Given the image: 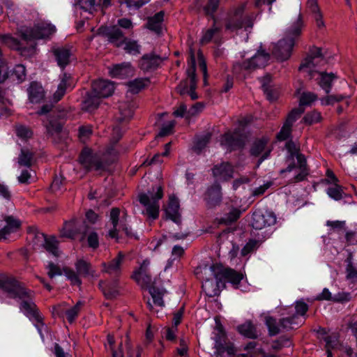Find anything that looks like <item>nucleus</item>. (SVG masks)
Wrapping results in <instances>:
<instances>
[{
    "instance_id": "1",
    "label": "nucleus",
    "mask_w": 357,
    "mask_h": 357,
    "mask_svg": "<svg viewBox=\"0 0 357 357\" xmlns=\"http://www.w3.org/2000/svg\"><path fill=\"white\" fill-rule=\"evenodd\" d=\"M5 288L8 297L19 298L22 301L20 307L21 311L31 320L36 322V326L41 334V328L44 326L43 317L38 312L36 305L33 301V292L20 286L17 282L15 284H7Z\"/></svg>"
},
{
    "instance_id": "2",
    "label": "nucleus",
    "mask_w": 357,
    "mask_h": 357,
    "mask_svg": "<svg viewBox=\"0 0 357 357\" xmlns=\"http://www.w3.org/2000/svg\"><path fill=\"white\" fill-rule=\"evenodd\" d=\"M302 27V17L299 13L296 21L287 31L286 37L274 45L272 53L278 60L285 61L291 56L295 44V39L301 34Z\"/></svg>"
},
{
    "instance_id": "3",
    "label": "nucleus",
    "mask_w": 357,
    "mask_h": 357,
    "mask_svg": "<svg viewBox=\"0 0 357 357\" xmlns=\"http://www.w3.org/2000/svg\"><path fill=\"white\" fill-rule=\"evenodd\" d=\"M286 148L290 153L289 157L293 162L289 164L286 169L280 170V174L295 171V176L291 179V182L298 183L304 181L309 174L305 157L299 153L298 147L292 141L287 142Z\"/></svg>"
},
{
    "instance_id": "4",
    "label": "nucleus",
    "mask_w": 357,
    "mask_h": 357,
    "mask_svg": "<svg viewBox=\"0 0 357 357\" xmlns=\"http://www.w3.org/2000/svg\"><path fill=\"white\" fill-rule=\"evenodd\" d=\"M115 155L116 151L112 148L108 149L104 154L93 153L90 149L84 148L79 155V162L88 171L102 170L109 162L106 160L107 155Z\"/></svg>"
},
{
    "instance_id": "5",
    "label": "nucleus",
    "mask_w": 357,
    "mask_h": 357,
    "mask_svg": "<svg viewBox=\"0 0 357 357\" xmlns=\"http://www.w3.org/2000/svg\"><path fill=\"white\" fill-rule=\"evenodd\" d=\"M216 267L217 264H213L210 266H205L202 269V273L204 275L202 289L208 297L218 296L220 289L225 288L224 281L214 271Z\"/></svg>"
},
{
    "instance_id": "6",
    "label": "nucleus",
    "mask_w": 357,
    "mask_h": 357,
    "mask_svg": "<svg viewBox=\"0 0 357 357\" xmlns=\"http://www.w3.org/2000/svg\"><path fill=\"white\" fill-rule=\"evenodd\" d=\"M75 267L77 272L69 267L63 268L65 276L72 285L81 286L82 280L79 276L84 278L96 277V271L93 268L91 264L86 260L82 259L77 260L75 263Z\"/></svg>"
},
{
    "instance_id": "7",
    "label": "nucleus",
    "mask_w": 357,
    "mask_h": 357,
    "mask_svg": "<svg viewBox=\"0 0 357 357\" xmlns=\"http://www.w3.org/2000/svg\"><path fill=\"white\" fill-rule=\"evenodd\" d=\"M276 223V216L274 213L268 211L264 212L255 211L252 214V226L255 230H264L261 234L257 233L255 234L260 238L261 241L271 236L268 227L273 226Z\"/></svg>"
},
{
    "instance_id": "8",
    "label": "nucleus",
    "mask_w": 357,
    "mask_h": 357,
    "mask_svg": "<svg viewBox=\"0 0 357 357\" xmlns=\"http://www.w3.org/2000/svg\"><path fill=\"white\" fill-rule=\"evenodd\" d=\"M163 196L162 188L161 186L153 188V192H149L148 194L142 193L139 195V202L146 208L145 214L148 218L155 220L159 215V203L158 201Z\"/></svg>"
},
{
    "instance_id": "9",
    "label": "nucleus",
    "mask_w": 357,
    "mask_h": 357,
    "mask_svg": "<svg viewBox=\"0 0 357 357\" xmlns=\"http://www.w3.org/2000/svg\"><path fill=\"white\" fill-rule=\"evenodd\" d=\"M189 68L187 69L186 73L189 78V89L188 80L182 81L177 86V91L181 95L188 93L192 100H196L198 96L195 93L197 86V79L195 75V57L194 52L190 50V59L188 61Z\"/></svg>"
},
{
    "instance_id": "10",
    "label": "nucleus",
    "mask_w": 357,
    "mask_h": 357,
    "mask_svg": "<svg viewBox=\"0 0 357 357\" xmlns=\"http://www.w3.org/2000/svg\"><path fill=\"white\" fill-rule=\"evenodd\" d=\"M326 63L322 50L319 47H313L310 49L309 54L301 62L299 66V70L305 72L312 77L314 73L317 70L314 69L318 66H323Z\"/></svg>"
},
{
    "instance_id": "11",
    "label": "nucleus",
    "mask_w": 357,
    "mask_h": 357,
    "mask_svg": "<svg viewBox=\"0 0 357 357\" xmlns=\"http://www.w3.org/2000/svg\"><path fill=\"white\" fill-rule=\"evenodd\" d=\"M56 31L54 26L40 22L34 26L26 28L22 31V37L25 40H32L49 38Z\"/></svg>"
},
{
    "instance_id": "12",
    "label": "nucleus",
    "mask_w": 357,
    "mask_h": 357,
    "mask_svg": "<svg viewBox=\"0 0 357 357\" xmlns=\"http://www.w3.org/2000/svg\"><path fill=\"white\" fill-rule=\"evenodd\" d=\"M252 26V17L244 13V7L238 8L231 15L225 25L227 30L234 31L241 28H251Z\"/></svg>"
},
{
    "instance_id": "13",
    "label": "nucleus",
    "mask_w": 357,
    "mask_h": 357,
    "mask_svg": "<svg viewBox=\"0 0 357 357\" xmlns=\"http://www.w3.org/2000/svg\"><path fill=\"white\" fill-rule=\"evenodd\" d=\"M120 216V210L118 208H113L110 211L109 219L113 226L112 229L109 230L108 235L112 238H116L118 240L119 232L122 229L127 236H132V232L131 228L128 227L123 220L119 222Z\"/></svg>"
},
{
    "instance_id": "14",
    "label": "nucleus",
    "mask_w": 357,
    "mask_h": 357,
    "mask_svg": "<svg viewBox=\"0 0 357 357\" xmlns=\"http://www.w3.org/2000/svg\"><path fill=\"white\" fill-rule=\"evenodd\" d=\"M98 33L105 37L109 43L117 47H121L126 38L123 31L116 25L101 26L98 29Z\"/></svg>"
},
{
    "instance_id": "15",
    "label": "nucleus",
    "mask_w": 357,
    "mask_h": 357,
    "mask_svg": "<svg viewBox=\"0 0 357 357\" xmlns=\"http://www.w3.org/2000/svg\"><path fill=\"white\" fill-rule=\"evenodd\" d=\"M270 55L264 51L257 52L250 59L245 61L241 65H236L234 69L238 67L246 70H254L257 68H264L269 61Z\"/></svg>"
},
{
    "instance_id": "16",
    "label": "nucleus",
    "mask_w": 357,
    "mask_h": 357,
    "mask_svg": "<svg viewBox=\"0 0 357 357\" xmlns=\"http://www.w3.org/2000/svg\"><path fill=\"white\" fill-rule=\"evenodd\" d=\"M303 112L304 109L301 107H298L293 109L289 113L283 126L277 135V138L279 140L283 141L289 137L293 123L301 116Z\"/></svg>"
},
{
    "instance_id": "17",
    "label": "nucleus",
    "mask_w": 357,
    "mask_h": 357,
    "mask_svg": "<svg viewBox=\"0 0 357 357\" xmlns=\"http://www.w3.org/2000/svg\"><path fill=\"white\" fill-rule=\"evenodd\" d=\"M268 138L263 137L255 141L251 147V155L256 157L261 155L259 160V165L268 157L271 151V148L268 145Z\"/></svg>"
},
{
    "instance_id": "18",
    "label": "nucleus",
    "mask_w": 357,
    "mask_h": 357,
    "mask_svg": "<svg viewBox=\"0 0 357 357\" xmlns=\"http://www.w3.org/2000/svg\"><path fill=\"white\" fill-rule=\"evenodd\" d=\"M114 91V83L110 81L99 79L92 83V93L98 96L100 98L110 96Z\"/></svg>"
},
{
    "instance_id": "19",
    "label": "nucleus",
    "mask_w": 357,
    "mask_h": 357,
    "mask_svg": "<svg viewBox=\"0 0 357 357\" xmlns=\"http://www.w3.org/2000/svg\"><path fill=\"white\" fill-rule=\"evenodd\" d=\"M218 276L221 278V280L225 282H228L231 283L233 285H238L241 280L243 279L242 274L235 271L234 270L229 268H224L222 266L217 264V267L214 271Z\"/></svg>"
},
{
    "instance_id": "20",
    "label": "nucleus",
    "mask_w": 357,
    "mask_h": 357,
    "mask_svg": "<svg viewBox=\"0 0 357 357\" xmlns=\"http://www.w3.org/2000/svg\"><path fill=\"white\" fill-rule=\"evenodd\" d=\"M73 88V84L71 75L66 73H63L60 75V82L57 86V89L53 94V101L57 102L61 100L66 94L67 90Z\"/></svg>"
},
{
    "instance_id": "21",
    "label": "nucleus",
    "mask_w": 357,
    "mask_h": 357,
    "mask_svg": "<svg viewBox=\"0 0 357 357\" xmlns=\"http://www.w3.org/2000/svg\"><path fill=\"white\" fill-rule=\"evenodd\" d=\"M221 186L219 183H214L209 187L205 195L204 200L208 208H213L219 205L222 201Z\"/></svg>"
},
{
    "instance_id": "22",
    "label": "nucleus",
    "mask_w": 357,
    "mask_h": 357,
    "mask_svg": "<svg viewBox=\"0 0 357 357\" xmlns=\"http://www.w3.org/2000/svg\"><path fill=\"white\" fill-rule=\"evenodd\" d=\"M52 52L58 66L62 69L70 63L73 56L71 48L66 46L54 47Z\"/></svg>"
},
{
    "instance_id": "23",
    "label": "nucleus",
    "mask_w": 357,
    "mask_h": 357,
    "mask_svg": "<svg viewBox=\"0 0 357 357\" xmlns=\"http://www.w3.org/2000/svg\"><path fill=\"white\" fill-rule=\"evenodd\" d=\"M164 59L153 53L146 54L139 60V68L144 71L153 70L158 68Z\"/></svg>"
},
{
    "instance_id": "24",
    "label": "nucleus",
    "mask_w": 357,
    "mask_h": 357,
    "mask_svg": "<svg viewBox=\"0 0 357 357\" xmlns=\"http://www.w3.org/2000/svg\"><path fill=\"white\" fill-rule=\"evenodd\" d=\"M221 144L230 151L242 147L244 144V136L238 131L226 133L222 138Z\"/></svg>"
},
{
    "instance_id": "25",
    "label": "nucleus",
    "mask_w": 357,
    "mask_h": 357,
    "mask_svg": "<svg viewBox=\"0 0 357 357\" xmlns=\"http://www.w3.org/2000/svg\"><path fill=\"white\" fill-rule=\"evenodd\" d=\"M212 173L217 179L227 181L233 177L234 168L229 162H222L213 167Z\"/></svg>"
},
{
    "instance_id": "26",
    "label": "nucleus",
    "mask_w": 357,
    "mask_h": 357,
    "mask_svg": "<svg viewBox=\"0 0 357 357\" xmlns=\"http://www.w3.org/2000/svg\"><path fill=\"white\" fill-rule=\"evenodd\" d=\"M125 258L122 252H119L117 256L108 263H103V271L109 274L117 275L121 272V264Z\"/></svg>"
},
{
    "instance_id": "27",
    "label": "nucleus",
    "mask_w": 357,
    "mask_h": 357,
    "mask_svg": "<svg viewBox=\"0 0 357 357\" xmlns=\"http://www.w3.org/2000/svg\"><path fill=\"white\" fill-rule=\"evenodd\" d=\"M134 68L130 62L114 65L109 68V74L113 77L123 78L132 75Z\"/></svg>"
},
{
    "instance_id": "28",
    "label": "nucleus",
    "mask_w": 357,
    "mask_h": 357,
    "mask_svg": "<svg viewBox=\"0 0 357 357\" xmlns=\"http://www.w3.org/2000/svg\"><path fill=\"white\" fill-rule=\"evenodd\" d=\"M167 216L173 222L178 224L181 222L179 213V202L174 196H170L168 206L165 210Z\"/></svg>"
},
{
    "instance_id": "29",
    "label": "nucleus",
    "mask_w": 357,
    "mask_h": 357,
    "mask_svg": "<svg viewBox=\"0 0 357 357\" xmlns=\"http://www.w3.org/2000/svg\"><path fill=\"white\" fill-rule=\"evenodd\" d=\"M5 221L6 225L0 229V240L3 241L6 240L11 233L17 231L21 225L20 222L12 216L6 217Z\"/></svg>"
},
{
    "instance_id": "30",
    "label": "nucleus",
    "mask_w": 357,
    "mask_h": 357,
    "mask_svg": "<svg viewBox=\"0 0 357 357\" xmlns=\"http://www.w3.org/2000/svg\"><path fill=\"white\" fill-rule=\"evenodd\" d=\"M29 98L32 103L40 102L45 96L44 90L40 84L32 82L28 89Z\"/></svg>"
},
{
    "instance_id": "31",
    "label": "nucleus",
    "mask_w": 357,
    "mask_h": 357,
    "mask_svg": "<svg viewBox=\"0 0 357 357\" xmlns=\"http://www.w3.org/2000/svg\"><path fill=\"white\" fill-rule=\"evenodd\" d=\"M100 103V98L92 93V91L87 95L82 104V109L88 112L95 111Z\"/></svg>"
},
{
    "instance_id": "32",
    "label": "nucleus",
    "mask_w": 357,
    "mask_h": 357,
    "mask_svg": "<svg viewBox=\"0 0 357 357\" xmlns=\"http://www.w3.org/2000/svg\"><path fill=\"white\" fill-rule=\"evenodd\" d=\"M164 12L160 11L153 17H149L146 27L149 29L159 33L161 31L162 23L164 20Z\"/></svg>"
},
{
    "instance_id": "33",
    "label": "nucleus",
    "mask_w": 357,
    "mask_h": 357,
    "mask_svg": "<svg viewBox=\"0 0 357 357\" xmlns=\"http://www.w3.org/2000/svg\"><path fill=\"white\" fill-rule=\"evenodd\" d=\"M150 81L148 78H137L127 84L128 92L136 94L148 86Z\"/></svg>"
},
{
    "instance_id": "34",
    "label": "nucleus",
    "mask_w": 357,
    "mask_h": 357,
    "mask_svg": "<svg viewBox=\"0 0 357 357\" xmlns=\"http://www.w3.org/2000/svg\"><path fill=\"white\" fill-rule=\"evenodd\" d=\"M282 330L289 331L298 328L301 324V320L297 314L282 318L280 320Z\"/></svg>"
},
{
    "instance_id": "35",
    "label": "nucleus",
    "mask_w": 357,
    "mask_h": 357,
    "mask_svg": "<svg viewBox=\"0 0 357 357\" xmlns=\"http://www.w3.org/2000/svg\"><path fill=\"white\" fill-rule=\"evenodd\" d=\"M214 336L213 337L215 341V349H222V344L225 343L226 333L223 329V326L220 323H216L215 331L213 332Z\"/></svg>"
},
{
    "instance_id": "36",
    "label": "nucleus",
    "mask_w": 357,
    "mask_h": 357,
    "mask_svg": "<svg viewBox=\"0 0 357 357\" xmlns=\"http://www.w3.org/2000/svg\"><path fill=\"white\" fill-rule=\"evenodd\" d=\"M238 331L242 335L250 339H256L258 337L257 329L251 321H246L238 326Z\"/></svg>"
},
{
    "instance_id": "37",
    "label": "nucleus",
    "mask_w": 357,
    "mask_h": 357,
    "mask_svg": "<svg viewBox=\"0 0 357 357\" xmlns=\"http://www.w3.org/2000/svg\"><path fill=\"white\" fill-rule=\"evenodd\" d=\"M149 291L152 297L154 305L160 307H164L165 303L162 298L164 295L167 294V291L164 288H158L156 287H150Z\"/></svg>"
},
{
    "instance_id": "38",
    "label": "nucleus",
    "mask_w": 357,
    "mask_h": 357,
    "mask_svg": "<svg viewBox=\"0 0 357 357\" xmlns=\"http://www.w3.org/2000/svg\"><path fill=\"white\" fill-rule=\"evenodd\" d=\"M132 278L142 288H148L149 290L150 287H155L149 273H134Z\"/></svg>"
},
{
    "instance_id": "39",
    "label": "nucleus",
    "mask_w": 357,
    "mask_h": 357,
    "mask_svg": "<svg viewBox=\"0 0 357 357\" xmlns=\"http://www.w3.org/2000/svg\"><path fill=\"white\" fill-rule=\"evenodd\" d=\"M320 75V86L325 91L326 93H328L331 91L332 82L337 78L334 73H326L324 72L319 73Z\"/></svg>"
},
{
    "instance_id": "40",
    "label": "nucleus",
    "mask_w": 357,
    "mask_h": 357,
    "mask_svg": "<svg viewBox=\"0 0 357 357\" xmlns=\"http://www.w3.org/2000/svg\"><path fill=\"white\" fill-rule=\"evenodd\" d=\"M99 287L105 296L108 299H112L119 294V290L116 282L112 286L105 282L100 281L99 282Z\"/></svg>"
},
{
    "instance_id": "41",
    "label": "nucleus",
    "mask_w": 357,
    "mask_h": 357,
    "mask_svg": "<svg viewBox=\"0 0 357 357\" xmlns=\"http://www.w3.org/2000/svg\"><path fill=\"white\" fill-rule=\"evenodd\" d=\"M124 50L132 55H138L141 53V45L137 40L126 38L123 42Z\"/></svg>"
},
{
    "instance_id": "42",
    "label": "nucleus",
    "mask_w": 357,
    "mask_h": 357,
    "mask_svg": "<svg viewBox=\"0 0 357 357\" xmlns=\"http://www.w3.org/2000/svg\"><path fill=\"white\" fill-rule=\"evenodd\" d=\"M0 102L5 105V107H0V118L8 116L10 114V109L7 107V105H12V100L8 96L6 91L0 89Z\"/></svg>"
},
{
    "instance_id": "43",
    "label": "nucleus",
    "mask_w": 357,
    "mask_h": 357,
    "mask_svg": "<svg viewBox=\"0 0 357 357\" xmlns=\"http://www.w3.org/2000/svg\"><path fill=\"white\" fill-rule=\"evenodd\" d=\"M46 131L48 135L52 137L54 140L59 136L62 131V126L56 121H50L48 123H45Z\"/></svg>"
},
{
    "instance_id": "44",
    "label": "nucleus",
    "mask_w": 357,
    "mask_h": 357,
    "mask_svg": "<svg viewBox=\"0 0 357 357\" xmlns=\"http://www.w3.org/2000/svg\"><path fill=\"white\" fill-rule=\"evenodd\" d=\"M266 325L268 330V333L271 336H275L279 334L282 330L280 321L272 317H267L266 318Z\"/></svg>"
},
{
    "instance_id": "45",
    "label": "nucleus",
    "mask_w": 357,
    "mask_h": 357,
    "mask_svg": "<svg viewBox=\"0 0 357 357\" xmlns=\"http://www.w3.org/2000/svg\"><path fill=\"white\" fill-rule=\"evenodd\" d=\"M215 23H216V20H215V19H213V26L210 29H208L207 30H206L204 32L203 36L200 40L201 43H202V44L208 43L209 42L211 41V40L215 35L219 33V32L220 31V27L216 26Z\"/></svg>"
},
{
    "instance_id": "46",
    "label": "nucleus",
    "mask_w": 357,
    "mask_h": 357,
    "mask_svg": "<svg viewBox=\"0 0 357 357\" xmlns=\"http://www.w3.org/2000/svg\"><path fill=\"white\" fill-rule=\"evenodd\" d=\"M10 78L18 83L22 82L26 78V69L23 65H16L13 68Z\"/></svg>"
},
{
    "instance_id": "47",
    "label": "nucleus",
    "mask_w": 357,
    "mask_h": 357,
    "mask_svg": "<svg viewBox=\"0 0 357 357\" xmlns=\"http://www.w3.org/2000/svg\"><path fill=\"white\" fill-rule=\"evenodd\" d=\"M43 247L49 253L52 254V255L55 257H58L59 255L57 242L55 238H45Z\"/></svg>"
},
{
    "instance_id": "48",
    "label": "nucleus",
    "mask_w": 357,
    "mask_h": 357,
    "mask_svg": "<svg viewBox=\"0 0 357 357\" xmlns=\"http://www.w3.org/2000/svg\"><path fill=\"white\" fill-rule=\"evenodd\" d=\"M241 212L236 208H233L224 217L220 219V222L229 225L236 221L241 216Z\"/></svg>"
},
{
    "instance_id": "49",
    "label": "nucleus",
    "mask_w": 357,
    "mask_h": 357,
    "mask_svg": "<svg viewBox=\"0 0 357 357\" xmlns=\"http://www.w3.org/2000/svg\"><path fill=\"white\" fill-rule=\"evenodd\" d=\"M100 0H76V4L80 8L89 13H92L95 10V7L100 4Z\"/></svg>"
},
{
    "instance_id": "50",
    "label": "nucleus",
    "mask_w": 357,
    "mask_h": 357,
    "mask_svg": "<svg viewBox=\"0 0 357 357\" xmlns=\"http://www.w3.org/2000/svg\"><path fill=\"white\" fill-rule=\"evenodd\" d=\"M346 266V278L347 280H350L354 282H357V268L353 264L351 259L349 258L347 261Z\"/></svg>"
},
{
    "instance_id": "51",
    "label": "nucleus",
    "mask_w": 357,
    "mask_h": 357,
    "mask_svg": "<svg viewBox=\"0 0 357 357\" xmlns=\"http://www.w3.org/2000/svg\"><path fill=\"white\" fill-rule=\"evenodd\" d=\"M326 192L331 198L335 200H340L343 197L344 194L342 187L337 183L328 188Z\"/></svg>"
},
{
    "instance_id": "52",
    "label": "nucleus",
    "mask_w": 357,
    "mask_h": 357,
    "mask_svg": "<svg viewBox=\"0 0 357 357\" xmlns=\"http://www.w3.org/2000/svg\"><path fill=\"white\" fill-rule=\"evenodd\" d=\"M211 137V134L209 132L206 133L203 136L198 137L194 145V149L198 153L200 152L210 141Z\"/></svg>"
},
{
    "instance_id": "53",
    "label": "nucleus",
    "mask_w": 357,
    "mask_h": 357,
    "mask_svg": "<svg viewBox=\"0 0 357 357\" xmlns=\"http://www.w3.org/2000/svg\"><path fill=\"white\" fill-rule=\"evenodd\" d=\"M33 154L27 150H22L18 158V163L21 166L29 167L31 165Z\"/></svg>"
},
{
    "instance_id": "54",
    "label": "nucleus",
    "mask_w": 357,
    "mask_h": 357,
    "mask_svg": "<svg viewBox=\"0 0 357 357\" xmlns=\"http://www.w3.org/2000/svg\"><path fill=\"white\" fill-rule=\"evenodd\" d=\"M114 342V336L109 334L107 337V344H105L106 348H109L112 351L113 357H123L121 348L122 344H120L119 350H114L113 348Z\"/></svg>"
},
{
    "instance_id": "55",
    "label": "nucleus",
    "mask_w": 357,
    "mask_h": 357,
    "mask_svg": "<svg viewBox=\"0 0 357 357\" xmlns=\"http://www.w3.org/2000/svg\"><path fill=\"white\" fill-rule=\"evenodd\" d=\"M317 99V96L312 92H304L299 100L301 106L310 105Z\"/></svg>"
},
{
    "instance_id": "56",
    "label": "nucleus",
    "mask_w": 357,
    "mask_h": 357,
    "mask_svg": "<svg viewBox=\"0 0 357 357\" xmlns=\"http://www.w3.org/2000/svg\"><path fill=\"white\" fill-rule=\"evenodd\" d=\"M82 305V303L81 301H78L75 306H73V307L70 308L66 311V317L70 323L73 322L74 320L76 319Z\"/></svg>"
},
{
    "instance_id": "57",
    "label": "nucleus",
    "mask_w": 357,
    "mask_h": 357,
    "mask_svg": "<svg viewBox=\"0 0 357 357\" xmlns=\"http://www.w3.org/2000/svg\"><path fill=\"white\" fill-rule=\"evenodd\" d=\"M321 119V114L317 111L308 112L303 117V121L307 124L317 123L319 122Z\"/></svg>"
},
{
    "instance_id": "58",
    "label": "nucleus",
    "mask_w": 357,
    "mask_h": 357,
    "mask_svg": "<svg viewBox=\"0 0 357 357\" xmlns=\"http://www.w3.org/2000/svg\"><path fill=\"white\" fill-rule=\"evenodd\" d=\"M222 349H216V351L221 354L224 352H227L229 357H234L236 356L237 349L231 342H225L222 344Z\"/></svg>"
},
{
    "instance_id": "59",
    "label": "nucleus",
    "mask_w": 357,
    "mask_h": 357,
    "mask_svg": "<svg viewBox=\"0 0 357 357\" xmlns=\"http://www.w3.org/2000/svg\"><path fill=\"white\" fill-rule=\"evenodd\" d=\"M120 113L122 116V120L130 119L133 115L134 107L133 105H127L126 104H122L119 106Z\"/></svg>"
},
{
    "instance_id": "60",
    "label": "nucleus",
    "mask_w": 357,
    "mask_h": 357,
    "mask_svg": "<svg viewBox=\"0 0 357 357\" xmlns=\"http://www.w3.org/2000/svg\"><path fill=\"white\" fill-rule=\"evenodd\" d=\"M220 0H208L206 4L203 7L206 15H212L217 10Z\"/></svg>"
},
{
    "instance_id": "61",
    "label": "nucleus",
    "mask_w": 357,
    "mask_h": 357,
    "mask_svg": "<svg viewBox=\"0 0 357 357\" xmlns=\"http://www.w3.org/2000/svg\"><path fill=\"white\" fill-rule=\"evenodd\" d=\"M46 268L48 270L47 275L50 278H53L55 276L62 275L63 271L60 268L58 265L54 264L53 262H49Z\"/></svg>"
},
{
    "instance_id": "62",
    "label": "nucleus",
    "mask_w": 357,
    "mask_h": 357,
    "mask_svg": "<svg viewBox=\"0 0 357 357\" xmlns=\"http://www.w3.org/2000/svg\"><path fill=\"white\" fill-rule=\"evenodd\" d=\"M344 97L342 95H331L321 99V103L323 105H333L335 102L342 100Z\"/></svg>"
},
{
    "instance_id": "63",
    "label": "nucleus",
    "mask_w": 357,
    "mask_h": 357,
    "mask_svg": "<svg viewBox=\"0 0 357 357\" xmlns=\"http://www.w3.org/2000/svg\"><path fill=\"white\" fill-rule=\"evenodd\" d=\"M16 133L21 138H30L32 136L31 130L22 125L16 126Z\"/></svg>"
},
{
    "instance_id": "64",
    "label": "nucleus",
    "mask_w": 357,
    "mask_h": 357,
    "mask_svg": "<svg viewBox=\"0 0 357 357\" xmlns=\"http://www.w3.org/2000/svg\"><path fill=\"white\" fill-rule=\"evenodd\" d=\"M351 294L349 292H339L333 296V302L335 303H344L351 300Z\"/></svg>"
}]
</instances>
